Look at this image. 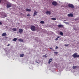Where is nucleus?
Wrapping results in <instances>:
<instances>
[{"instance_id": "7", "label": "nucleus", "mask_w": 79, "mask_h": 79, "mask_svg": "<svg viewBox=\"0 0 79 79\" xmlns=\"http://www.w3.org/2000/svg\"><path fill=\"white\" fill-rule=\"evenodd\" d=\"M68 16V17H73V14L70 13L69 14Z\"/></svg>"}, {"instance_id": "9", "label": "nucleus", "mask_w": 79, "mask_h": 79, "mask_svg": "<svg viewBox=\"0 0 79 79\" xmlns=\"http://www.w3.org/2000/svg\"><path fill=\"white\" fill-rule=\"evenodd\" d=\"M19 32L20 33H22V32H23V30L22 29H19Z\"/></svg>"}, {"instance_id": "28", "label": "nucleus", "mask_w": 79, "mask_h": 79, "mask_svg": "<svg viewBox=\"0 0 79 79\" xmlns=\"http://www.w3.org/2000/svg\"><path fill=\"white\" fill-rule=\"evenodd\" d=\"M51 62H52V61H51L50 60H49V61H48L49 64H50V63H51Z\"/></svg>"}, {"instance_id": "16", "label": "nucleus", "mask_w": 79, "mask_h": 79, "mask_svg": "<svg viewBox=\"0 0 79 79\" xmlns=\"http://www.w3.org/2000/svg\"><path fill=\"white\" fill-rule=\"evenodd\" d=\"M13 41H14V42H16V40H17V38H14V39L13 40Z\"/></svg>"}, {"instance_id": "8", "label": "nucleus", "mask_w": 79, "mask_h": 79, "mask_svg": "<svg viewBox=\"0 0 79 79\" xmlns=\"http://www.w3.org/2000/svg\"><path fill=\"white\" fill-rule=\"evenodd\" d=\"M46 15H51V13L50 11H47L46 12Z\"/></svg>"}, {"instance_id": "25", "label": "nucleus", "mask_w": 79, "mask_h": 79, "mask_svg": "<svg viewBox=\"0 0 79 79\" xmlns=\"http://www.w3.org/2000/svg\"><path fill=\"white\" fill-rule=\"evenodd\" d=\"M54 53L57 54V53H58V52H54Z\"/></svg>"}, {"instance_id": "14", "label": "nucleus", "mask_w": 79, "mask_h": 79, "mask_svg": "<svg viewBox=\"0 0 79 79\" xmlns=\"http://www.w3.org/2000/svg\"><path fill=\"white\" fill-rule=\"evenodd\" d=\"M24 54H21L20 55V57H23V56H24Z\"/></svg>"}, {"instance_id": "20", "label": "nucleus", "mask_w": 79, "mask_h": 79, "mask_svg": "<svg viewBox=\"0 0 79 79\" xmlns=\"http://www.w3.org/2000/svg\"><path fill=\"white\" fill-rule=\"evenodd\" d=\"M26 11H31V10L28 9H26Z\"/></svg>"}, {"instance_id": "17", "label": "nucleus", "mask_w": 79, "mask_h": 79, "mask_svg": "<svg viewBox=\"0 0 79 79\" xmlns=\"http://www.w3.org/2000/svg\"><path fill=\"white\" fill-rule=\"evenodd\" d=\"M77 68V67L75 66H73V69H76Z\"/></svg>"}, {"instance_id": "24", "label": "nucleus", "mask_w": 79, "mask_h": 79, "mask_svg": "<svg viewBox=\"0 0 79 79\" xmlns=\"http://www.w3.org/2000/svg\"><path fill=\"white\" fill-rule=\"evenodd\" d=\"M27 16H31V15L29 14H28L27 15Z\"/></svg>"}, {"instance_id": "37", "label": "nucleus", "mask_w": 79, "mask_h": 79, "mask_svg": "<svg viewBox=\"0 0 79 79\" xmlns=\"http://www.w3.org/2000/svg\"><path fill=\"white\" fill-rule=\"evenodd\" d=\"M6 39L7 38V37H6Z\"/></svg>"}, {"instance_id": "6", "label": "nucleus", "mask_w": 79, "mask_h": 79, "mask_svg": "<svg viewBox=\"0 0 79 79\" xmlns=\"http://www.w3.org/2000/svg\"><path fill=\"white\" fill-rule=\"evenodd\" d=\"M2 16L3 18H5V17H6V15L5 13H3L2 14Z\"/></svg>"}, {"instance_id": "32", "label": "nucleus", "mask_w": 79, "mask_h": 79, "mask_svg": "<svg viewBox=\"0 0 79 79\" xmlns=\"http://www.w3.org/2000/svg\"><path fill=\"white\" fill-rule=\"evenodd\" d=\"M49 60H51V61H52V59H49Z\"/></svg>"}, {"instance_id": "30", "label": "nucleus", "mask_w": 79, "mask_h": 79, "mask_svg": "<svg viewBox=\"0 0 79 79\" xmlns=\"http://www.w3.org/2000/svg\"><path fill=\"white\" fill-rule=\"evenodd\" d=\"M58 48V47L57 46H56V49H57Z\"/></svg>"}, {"instance_id": "1", "label": "nucleus", "mask_w": 79, "mask_h": 79, "mask_svg": "<svg viewBox=\"0 0 79 79\" xmlns=\"http://www.w3.org/2000/svg\"><path fill=\"white\" fill-rule=\"evenodd\" d=\"M31 29L32 31H35L37 30V27H36L34 26H32L31 27Z\"/></svg>"}, {"instance_id": "29", "label": "nucleus", "mask_w": 79, "mask_h": 79, "mask_svg": "<svg viewBox=\"0 0 79 79\" xmlns=\"http://www.w3.org/2000/svg\"><path fill=\"white\" fill-rule=\"evenodd\" d=\"M2 25V23L0 21V25Z\"/></svg>"}, {"instance_id": "31", "label": "nucleus", "mask_w": 79, "mask_h": 79, "mask_svg": "<svg viewBox=\"0 0 79 79\" xmlns=\"http://www.w3.org/2000/svg\"><path fill=\"white\" fill-rule=\"evenodd\" d=\"M10 44H9L8 45H7V47H8V46H10Z\"/></svg>"}, {"instance_id": "19", "label": "nucleus", "mask_w": 79, "mask_h": 79, "mask_svg": "<svg viewBox=\"0 0 79 79\" xmlns=\"http://www.w3.org/2000/svg\"><path fill=\"white\" fill-rule=\"evenodd\" d=\"M40 24H44V21H42L41 22H40Z\"/></svg>"}, {"instance_id": "12", "label": "nucleus", "mask_w": 79, "mask_h": 79, "mask_svg": "<svg viewBox=\"0 0 79 79\" xmlns=\"http://www.w3.org/2000/svg\"><path fill=\"white\" fill-rule=\"evenodd\" d=\"M58 27H59V28H60V27H61L62 28H63V25H58Z\"/></svg>"}, {"instance_id": "26", "label": "nucleus", "mask_w": 79, "mask_h": 79, "mask_svg": "<svg viewBox=\"0 0 79 79\" xmlns=\"http://www.w3.org/2000/svg\"><path fill=\"white\" fill-rule=\"evenodd\" d=\"M61 36H58L57 37V38L58 39H59V38H60V37Z\"/></svg>"}, {"instance_id": "35", "label": "nucleus", "mask_w": 79, "mask_h": 79, "mask_svg": "<svg viewBox=\"0 0 79 79\" xmlns=\"http://www.w3.org/2000/svg\"><path fill=\"white\" fill-rule=\"evenodd\" d=\"M1 3V0H0V3Z\"/></svg>"}, {"instance_id": "5", "label": "nucleus", "mask_w": 79, "mask_h": 79, "mask_svg": "<svg viewBox=\"0 0 79 79\" xmlns=\"http://www.w3.org/2000/svg\"><path fill=\"white\" fill-rule=\"evenodd\" d=\"M68 6L69 7H70V8H74V5L71 4H69L68 5Z\"/></svg>"}, {"instance_id": "3", "label": "nucleus", "mask_w": 79, "mask_h": 79, "mask_svg": "<svg viewBox=\"0 0 79 79\" xmlns=\"http://www.w3.org/2000/svg\"><path fill=\"white\" fill-rule=\"evenodd\" d=\"M57 4L58 3H57V2H56V1H53L52 3V4L54 6H56Z\"/></svg>"}, {"instance_id": "36", "label": "nucleus", "mask_w": 79, "mask_h": 79, "mask_svg": "<svg viewBox=\"0 0 79 79\" xmlns=\"http://www.w3.org/2000/svg\"><path fill=\"white\" fill-rule=\"evenodd\" d=\"M50 48V49H51V50H52V48Z\"/></svg>"}, {"instance_id": "27", "label": "nucleus", "mask_w": 79, "mask_h": 79, "mask_svg": "<svg viewBox=\"0 0 79 79\" xmlns=\"http://www.w3.org/2000/svg\"><path fill=\"white\" fill-rule=\"evenodd\" d=\"M58 40V38H56L55 39V40Z\"/></svg>"}, {"instance_id": "18", "label": "nucleus", "mask_w": 79, "mask_h": 79, "mask_svg": "<svg viewBox=\"0 0 79 79\" xmlns=\"http://www.w3.org/2000/svg\"><path fill=\"white\" fill-rule=\"evenodd\" d=\"M51 19L52 20H54V21H55V20H56V18H51Z\"/></svg>"}, {"instance_id": "13", "label": "nucleus", "mask_w": 79, "mask_h": 79, "mask_svg": "<svg viewBox=\"0 0 79 79\" xmlns=\"http://www.w3.org/2000/svg\"><path fill=\"white\" fill-rule=\"evenodd\" d=\"M12 30L13 31H17V29L16 28H13V29H12Z\"/></svg>"}, {"instance_id": "11", "label": "nucleus", "mask_w": 79, "mask_h": 79, "mask_svg": "<svg viewBox=\"0 0 79 79\" xmlns=\"http://www.w3.org/2000/svg\"><path fill=\"white\" fill-rule=\"evenodd\" d=\"M38 13V12L36 11H35L33 14V16H36V15H37V13Z\"/></svg>"}, {"instance_id": "22", "label": "nucleus", "mask_w": 79, "mask_h": 79, "mask_svg": "<svg viewBox=\"0 0 79 79\" xmlns=\"http://www.w3.org/2000/svg\"><path fill=\"white\" fill-rule=\"evenodd\" d=\"M60 33L61 35H63V33L62 32H60Z\"/></svg>"}, {"instance_id": "10", "label": "nucleus", "mask_w": 79, "mask_h": 79, "mask_svg": "<svg viewBox=\"0 0 79 79\" xmlns=\"http://www.w3.org/2000/svg\"><path fill=\"white\" fill-rule=\"evenodd\" d=\"M7 35V34H6V33H3L2 35V36H3V37H4L5 36H6Z\"/></svg>"}, {"instance_id": "2", "label": "nucleus", "mask_w": 79, "mask_h": 79, "mask_svg": "<svg viewBox=\"0 0 79 79\" xmlns=\"http://www.w3.org/2000/svg\"><path fill=\"white\" fill-rule=\"evenodd\" d=\"M72 56L74 58H78L79 57V55H77V53L75 52L72 55Z\"/></svg>"}, {"instance_id": "21", "label": "nucleus", "mask_w": 79, "mask_h": 79, "mask_svg": "<svg viewBox=\"0 0 79 79\" xmlns=\"http://www.w3.org/2000/svg\"><path fill=\"white\" fill-rule=\"evenodd\" d=\"M43 57H44V58H47V56L44 55H43Z\"/></svg>"}, {"instance_id": "33", "label": "nucleus", "mask_w": 79, "mask_h": 79, "mask_svg": "<svg viewBox=\"0 0 79 79\" xmlns=\"http://www.w3.org/2000/svg\"><path fill=\"white\" fill-rule=\"evenodd\" d=\"M74 30H76V28H73Z\"/></svg>"}, {"instance_id": "15", "label": "nucleus", "mask_w": 79, "mask_h": 79, "mask_svg": "<svg viewBox=\"0 0 79 79\" xmlns=\"http://www.w3.org/2000/svg\"><path fill=\"white\" fill-rule=\"evenodd\" d=\"M18 40L19 42H23V40L22 39H19Z\"/></svg>"}, {"instance_id": "34", "label": "nucleus", "mask_w": 79, "mask_h": 79, "mask_svg": "<svg viewBox=\"0 0 79 79\" xmlns=\"http://www.w3.org/2000/svg\"><path fill=\"white\" fill-rule=\"evenodd\" d=\"M67 24H69V23L68 22L67 23H66Z\"/></svg>"}, {"instance_id": "23", "label": "nucleus", "mask_w": 79, "mask_h": 79, "mask_svg": "<svg viewBox=\"0 0 79 79\" xmlns=\"http://www.w3.org/2000/svg\"><path fill=\"white\" fill-rule=\"evenodd\" d=\"M64 45L65 46H66V47H68V46H69V44H65Z\"/></svg>"}, {"instance_id": "4", "label": "nucleus", "mask_w": 79, "mask_h": 79, "mask_svg": "<svg viewBox=\"0 0 79 79\" xmlns=\"http://www.w3.org/2000/svg\"><path fill=\"white\" fill-rule=\"evenodd\" d=\"M7 8H10L11 7V4L10 3H7Z\"/></svg>"}]
</instances>
